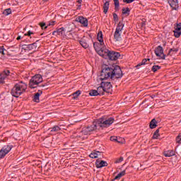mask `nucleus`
Returning a JSON list of instances; mask_svg holds the SVG:
<instances>
[{"label":"nucleus","instance_id":"20","mask_svg":"<svg viewBox=\"0 0 181 181\" xmlns=\"http://www.w3.org/2000/svg\"><path fill=\"white\" fill-rule=\"evenodd\" d=\"M42 94V91L39 90L34 96L33 101H35V103H39L40 102V95H41Z\"/></svg>","mask_w":181,"mask_h":181},{"label":"nucleus","instance_id":"35","mask_svg":"<svg viewBox=\"0 0 181 181\" xmlns=\"http://www.w3.org/2000/svg\"><path fill=\"white\" fill-rule=\"evenodd\" d=\"M149 60H150L149 59H143V61L141 62V63L139 64L136 66V67L140 66H141V65L146 64V62L147 61H149Z\"/></svg>","mask_w":181,"mask_h":181},{"label":"nucleus","instance_id":"44","mask_svg":"<svg viewBox=\"0 0 181 181\" xmlns=\"http://www.w3.org/2000/svg\"><path fill=\"white\" fill-rule=\"evenodd\" d=\"M33 33L32 31H28V33L27 34L25 35V36H29L30 37L31 35H33Z\"/></svg>","mask_w":181,"mask_h":181},{"label":"nucleus","instance_id":"21","mask_svg":"<svg viewBox=\"0 0 181 181\" xmlns=\"http://www.w3.org/2000/svg\"><path fill=\"white\" fill-rule=\"evenodd\" d=\"M110 8V2L105 1L103 5V12L104 13H107L108 12V10Z\"/></svg>","mask_w":181,"mask_h":181},{"label":"nucleus","instance_id":"27","mask_svg":"<svg viewBox=\"0 0 181 181\" xmlns=\"http://www.w3.org/2000/svg\"><path fill=\"white\" fill-rule=\"evenodd\" d=\"M124 175H125V170L124 171H122L121 173H119V174H117V175L115 177V180H119Z\"/></svg>","mask_w":181,"mask_h":181},{"label":"nucleus","instance_id":"19","mask_svg":"<svg viewBox=\"0 0 181 181\" xmlns=\"http://www.w3.org/2000/svg\"><path fill=\"white\" fill-rule=\"evenodd\" d=\"M55 23V21H51L48 23V25H46L45 23H40V26L42 30H46L48 26H53Z\"/></svg>","mask_w":181,"mask_h":181},{"label":"nucleus","instance_id":"38","mask_svg":"<svg viewBox=\"0 0 181 181\" xmlns=\"http://www.w3.org/2000/svg\"><path fill=\"white\" fill-rule=\"evenodd\" d=\"M160 69V67L159 66H153L152 67V70L153 72H156V71H158Z\"/></svg>","mask_w":181,"mask_h":181},{"label":"nucleus","instance_id":"12","mask_svg":"<svg viewBox=\"0 0 181 181\" xmlns=\"http://www.w3.org/2000/svg\"><path fill=\"white\" fill-rule=\"evenodd\" d=\"M101 84L104 87L105 93H111L112 88V86L111 83H110V82H102Z\"/></svg>","mask_w":181,"mask_h":181},{"label":"nucleus","instance_id":"14","mask_svg":"<svg viewBox=\"0 0 181 181\" xmlns=\"http://www.w3.org/2000/svg\"><path fill=\"white\" fill-rule=\"evenodd\" d=\"M9 74L10 71L8 70H5L0 74V84L4 83V80L9 75Z\"/></svg>","mask_w":181,"mask_h":181},{"label":"nucleus","instance_id":"17","mask_svg":"<svg viewBox=\"0 0 181 181\" xmlns=\"http://www.w3.org/2000/svg\"><path fill=\"white\" fill-rule=\"evenodd\" d=\"M101 152L99 151H95L90 153L89 157L90 158H98V156H101Z\"/></svg>","mask_w":181,"mask_h":181},{"label":"nucleus","instance_id":"30","mask_svg":"<svg viewBox=\"0 0 181 181\" xmlns=\"http://www.w3.org/2000/svg\"><path fill=\"white\" fill-rule=\"evenodd\" d=\"M110 141H111L117 142V143H121V141L119 140H118V137L115 136H111L110 137Z\"/></svg>","mask_w":181,"mask_h":181},{"label":"nucleus","instance_id":"37","mask_svg":"<svg viewBox=\"0 0 181 181\" xmlns=\"http://www.w3.org/2000/svg\"><path fill=\"white\" fill-rule=\"evenodd\" d=\"M113 1L115 3V8L119 7V0H113Z\"/></svg>","mask_w":181,"mask_h":181},{"label":"nucleus","instance_id":"11","mask_svg":"<svg viewBox=\"0 0 181 181\" xmlns=\"http://www.w3.org/2000/svg\"><path fill=\"white\" fill-rule=\"evenodd\" d=\"M155 53H156L157 57H159L162 59H165V56L163 54V50L162 47H160V46L158 47L155 50Z\"/></svg>","mask_w":181,"mask_h":181},{"label":"nucleus","instance_id":"1","mask_svg":"<svg viewBox=\"0 0 181 181\" xmlns=\"http://www.w3.org/2000/svg\"><path fill=\"white\" fill-rule=\"evenodd\" d=\"M120 78H122V71L118 66H116L113 68L106 66L105 69H103L100 76H99V79L101 81L108 78L114 79Z\"/></svg>","mask_w":181,"mask_h":181},{"label":"nucleus","instance_id":"31","mask_svg":"<svg viewBox=\"0 0 181 181\" xmlns=\"http://www.w3.org/2000/svg\"><path fill=\"white\" fill-rule=\"evenodd\" d=\"M159 136H160L159 135V129H156V131L153 134V139H157Z\"/></svg>","mask_w":181,"mask_h":181},{"label":"nucleus","instance_id":"34","mask_svg":"<svg viewBox=\"0 0 181 181\" xmlns=\"http://www.w3.org/2000/svg\"><path fill=\"white\" fill-rule=\"evenodd\" d=\"M177 51H178L177 49L173 48V49H170L168 54L169 55H173L174 53H176Z\"/></svg>","mask_w":181,"mask_h":181},{"label":"nucleus","instance_id":"23","mask_svg":"<svg viewBox=\"0 0 181 181\" xmlns=\"http://www.w3.org/2000/svg\"><path fill=\"white\" fill-rule=\"evenodd\" d=\"M36 47H37V45L35 43H33L31 45H26L25 49L28 50H33V49H35Z\"/></svg>","mask_w":181,"mask_h":181},{"label":"nucleus","instance_id":"28","mask_svg":"<svg viewBox=\"0 0 181 181\" xmlns=\"http://www.w3.org/2000/svg\"><path fill=\"white\" fill-rule=\"evenodd\" d=\"M49 131H51V132H57L60 131V128L59 126H54L52 128H49Z\"/></svg>","mask_w":181,"mask_h":181},{"label":"nucleus","instance_id":"40","mask_svg":"<svg viewBox=\"0 0 181 181\" xmlns=\"http://www.w3.org/2000/svg\"><path fill=\"white\" fill-rule=\"evenodd\" d=\"M124 160L123 157H120L119 158L117 159L116 161L115 162V163H120Z\"/></svg>","mask_w":181,"mask_h":181},{"label":"nucleus","instance_id":"26","mask_svg":"<svg viewBox=\"0 0 181 181\" xmlns=\"http://www.w3.org/2000/svg\"><path fill=\"white\" fill-rule=\"evenodd\" d=\"M89 95H90L91 97H96V95H99V93L98 90H90Z\"/></svg>","mask_w":181,"mask_h":181},{"label":"nucleus","instance_id":"9","mask_svg":"<svg viewBox=\"0 0 181 181\" xmlns=\"http://www.w3.org/2000/svg\"><path fill=\"white\" fill-rule=\"evenodd\" d=\"M97 38H98V40L99 41L100 43H94L93 44V47H95V44H96L98 47L105 48V47L104 40H103V35L102 31H100L98 33V37Z\"/></svg>","mask_w":181,"mask_h":181},{"label":"nucleus","instance_id":"15","mask_svg":"<svg viewBox=\"0 0 181 181\" xmlns=\"http://www.w3.org/2000/svg\"><path fill=\"white\" fill-rule=\"evenodd\" d=\"M77 21L79 22L84 27H87L88 25V21L86 18L83 16H79L77 19Z\"/></svg>","mask_w":181,"mask_h":181},{"label":"nucleus","instance_id":"46","mask_svg":"<svg viewBox=\"0 0 181 181\" xmlns=\"http://www.w3.org/2000/svg\"><path fill=\"white\" fill-rule=\"evenodd\" d=\"M82 1H83V0H78V1H77V3L79 4H81Z\"/></svg>","mask_w":181,"mask_h":181},{"label":"nucleus","instance_id":"29","mask_svg":"<svg viewBox=\"0 0 181 181\" xmlns=\"http://www.w3.org/2000/svg\"><path fill=\"white\" fill-rule=\"evenodd\" d=\"M11 13V10L10 8L5 9V10L4 11V12H3V14H4V16H8V15H10Z\"/></svg>","mask_w":181,"mask_h":181},{"label":"nucleus","instance_id":"41","mask_svg":"<svg viewBox=\"0 0 181 181\" xmlns=\"http://www.w3.org/2000/svg\"><path fill=\"white\" fill-rule=\"evenodd\" d=\"M176 141H177V143H178V144H180V143H181V133H180V134L178 135V136L177 137Z\"/></svg>","mask_w":181,"mask_h":181},{"label":"nucleus","instance_id":"6","mask_svg":"<svg viewBox=\"0 0 181 181\" xmlns=\"http://www.w3.org/2000/svg\"><path fill=\"white\" fill-rule=\"evenodd\" d=\"M43 81L42 76L40 74H36L30 80L29 86L31 88H37L40 83Z\"/></svg>","mask_w":181,"mask_h":181},{"label":"nucleus","instance_id":"10","mask_svg":"<svg viewBox=\"0 0 181 181\" xmlns=\"http://www.w3.org/2000/svg\"><path fill=\"white\" fill-rule=\"evenodd\" d=\"M52 35H54V36L59 35L62 37H65L66 36L64 27H61V28H58V30H57V31H54L52 33Z\"/></svg>","mask_w":181,"mask_h":181},{"label":"nucleus","instance_id":"48","mask_svg":"<svg viewBox=\"0 0 181 181\" xmlns=\"http://www.w3.org/2000/svg\"><path fill=\"white\" fill-rule=\"evenodd\" d=\"M177 27H181V24H177Z\"/></svg>","mask_w":181,"mask_h":181},{"label":"nucleus","instance_id":"45","mask_svg":"<svg viewBox=\"0 0 181 181\" xmlns=\"http://www.w3.org/2000/svg\"><path fill=\"white\" fill-rule=\"evenodd\" d=\"M180 30H181V27H177V28H175V31H176V32H181Z\"/></svg>","mask_w":181,"mask_h":181},{"label":"nucleus","instance_id":"47","mask_svg":"<svg viewBox=\"0 0 181 181\" xmlns=\"http://www.w3.org/2000/svg\"><path fill=\"white\" fill-rule=\"evenodd\" d=\"M21 39V36H18V37H17V40H20Z\"/></svg>","mask_w":181,"mask_h":181},{"label":"nucleus","instance_id":"33","mask_svg":"<svg viewBox=\"0 0 181 181\" xmlns=\"http://www.w3.org/2000/svg\"><path fill=\"white\" fill-rule=\"evenodd\" d=\"M129 8H122V13L123 14H127V15H129Z\"/></svg>","mask_w":181,"mask_h":181},{"label":"nucleus","instance_id":"4","mask_svg":"<svg viewBox=\"0 0 181 181\" xmlns=\"http://www.w3.org/2000/svg\"><path fill=\"white\" fill-rule=\"evenodd\" d=\"M27 89V84L23 83V81L16 83L14 87L11 90V95L13 97H20L23 93H25V90Z\"/></svg>","mask_w":181,"mask_h":181},{"label":"nucleus","instance_id":"16","mask_svg":"<svg viewBox=\"0 0 181 181\" xmlns=\"http://www.w3.org/2000/svg\"><path fill=\"white\" fill-rule=\"evenodd\" d=\"M168 1L173 10H177L178 8V1L177 0H168Z\"/></svg>","mask_w":181,"mask_h":181},{"label":"nucleus","instance_id":"43","mask_svg":"<svg viewBox=\"0 0 181 181\" xmlns=\"http://www.w3.org/2000/svg\"><path fill=\"white\" fill-rule=\"evenodd\" d=\"M113 18L115 21H118V15L117 13H113Z\"/></svg>","mask_w":181,"mask_h":181},{"label":"nucleus","instance_id":"39","mask_svg":"<svg viewBox=\"0 0 181 181\" xmlns=\"http://www.w3.org/2000/svg\"><path fill=\"white\" fill-rule=\"evenodd\" d=\"M4 55V49L3 47H0V58Z\"/></svg>","mask_w":181,"mask_h":181},{"label":"nucleus","instance_id":"32","mask_svg":"<svg viewBox=\"0 0 181 181\" xmlns=\"http://www.w3.org/2000/svg\"><path fill=\"white\" fill-rule=\"evenodd\" d=\"M78 95H81V90H77L73 93V98L75 100V98H78Z\"/></svg>","mask_w":181,"mask_h":181},{"label":"nucleus","instance_id":"8","mask_svg":"<svg viewBox=\"0 0 181 181\" xmlns=\"http://www.w3.org/2000/svg\"><path fill=\"white\" fill-rule=\"evenodd\" d=\"M13 148L12 145H5L0 150V160L4 158Z\"/></svg>","mask_w":181,"mask_h":181},{"label":"nucleus","instance_id":"18","mask_svg":"<svg viewBox=\"0 0 181 181\" xmlns=\"http://www.w3.org/2000/svg\"><path fill=\"white\" fill-rule=\"evenodd\" d=\"M97 92L98 93L99 95H104V94L106 93V90H105V88L102 83L100 86L98 87Z\"/></svg>","mask_w":181,"mask_h":181},{"label":"nucleus","instance_id":"25","mask_svg":"<svg viewBox=\"0 0 181 181\" xmlns=\"http://www.w3.org/2000/svg\"><path fill=\"white\" fill-rule=\"evenodd\" d=\"M79 43L85 49H87L89 47L88 44L84 40H80Z\"/></svg>","mask_w":181,"mask_h":181},{"label":"nucleus","instance_id":"2","mask_svg":"<svg viewBox=\"0 0 181 181\" xmlns=\"http://www.w3.org/2000/svg\"><path fill=\"white\" fill-rule=\"evenodd\" d=\"M94 49L100 56L103 57L107 56L108 59L111 61H116L121 57V54L117 52L110 51L106 48L99 47L98 44H94Z\"/></svg>","mask_w":181,"mask_h":181},{"label":"nucleus","instance_id":"3","mask_svg":"<svg viewBox=\"0 0 181 181\" xmlns=\"http://www.w3.org/2000/svg\"><path fill=\"white\" fill-rule=\"evenodd\" d=\"M100 129V127L98 125V122H94L92 125L83 128L82 131L78 134V137L82 139H87L88 136L90 135L95 130Z\"/></svg>","mask_w":181,"mask_h":181},{"label":"nucleus","instance_id":"7","mask_svg":"<svg viewBox=\"0 0 181 181\" xmlns=\"http://www.w3.org/2000/svg\"><path fill=\"white\" fill-rule=\"evenodd\" d=\"M122 30H124V24L122 23H119L115 29L114 33V38L116 41H120L122 35Z\"/></svg>","mask_w":181,"mask_h":181},{"label":"nucleus","instance_id":"36","mask_svg":"<svg viewBox=\"0 0 181 181\" xmlns=\"http://www.w3.org/2000/svg\"><path fill=\"white\" fill-rule=\"evenodd\" d=\"M175 37L178 38L181 35V31H174Z\"/></svg>","mask_w":181,"mask_h":181},{"label":"nucleus","instance_id":"5","mask_svg":"<svg viewBox=\"0 0 181 181\" xmlns=\"http://www.w3.org/2000/svg\"><path fill=\"white\" fill-rule=\"evenodd\" d=\"M115 119L114 117H102L97 120L100 128H107L114 124Z\"/></svg>","mask_w":181,"mask_h":181},{"label":"nucleus","instance_id":"24","mask_svg":"<svg viewBox=\"0 0 181 181\" xmlns=\"http://www.w3.org/2000/svg\"><path fill=\"white\" fill-rule=\"evenodd\" d=\"M156 127H157V121L156 120V119H153L150 123V128L153 129H155Z\"/></svg>","mask_w":181,"mask_h":181},{"label":"nucleus","instance_id":"42","mask_svg":"<svg viewBox=\"0 0 181 181\" xmlns=\"http://www.w3.org/2000/svg\"><path fill=\"white\" fill-rule=\"evenodd\" d=\"M134 1L135 0H123V2L129 4L134 2Z\"/></svg>","mask_w":181,"mask_h":181},{"label":"nucleus","instance_id":"49","mask_svg":"<svg viewBox=\"0 0 181 181\" xmlns=\"http://www.w3.org/2000/svg\"><path fill=\"white\" fill-rule=\"evenodd\" d=\"M44 1H45V2H47V1H48V0H44Z\"/></svg>","mask_w":181,"mask_h":181},{"label":"nucleus","instance_id":"22","mask_svg":"<svg viewBox=\"0 0 181 181\" xmlns=\"http://www.w3.org/2000/svg\"><path fill=\"white\" fill-rule=\"evenodd\" d=\"M164 156L168 158L172 157L175 156V152L173 151H167L164 153Z\"/></svg>","mask_w":181,"mask_h":181},{"label":"nucleus","instance_id":"13","mask_svg":"<svg viewBox=\"0 0 181 181\" xmlns=\"http://www.w3.org/2000/svg\"><path fill=\"white\" fill-rule=\"evenodd\" d=\"M95 165L97 168H102L103 167L108 166V163L107 161H104V160H97L95 163Z\"/></svg>","mask_w":181,"mask_h":181}]
</instances>
